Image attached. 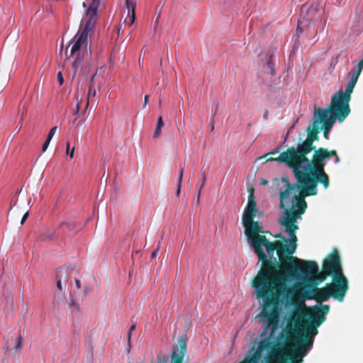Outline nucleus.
Here are the masks:
<instances>
[{
	"instance_id": "1",
	"label": "nucleus",
	"mask_w": 363,
	"mask_h": 363,
	"mask_svg": "<svg viewBox=\"0 0 363 363\" xmlns=\"http://www.w3.org/2000/svg\"><path fill=\"white\" fill-rule=\"evenodd\" d=\"M306 208L307 205L294 204L281 208L284 211L278 222L289 235V243L284 244L279 240L270 242L266 236H257L252 246L262 262L261 269L251 283L255 289L257 298L263 300L259 315L266 323L264 335L269 329L273 330L277 328L279 321L278 307L282 295L286 305L296 303L294 297L295 289H289L286 284L288 279L318 273V266L315 261L303 260L292 256L298 246L296 231L299 227L297 220L301 218Z\"/></svg>"
},
{
	"instance_id": "2",
	"label": "nucleus",
	"mask_w": 363,
	"mask_h": 363,
	"mask_svg": "<svg viewBox=\"0 0 363 363\" xmlns=\"http://www.w3.org/2000/svg\"><path fill=\"white\" fill-rule=\"evenodd\" d=\"M272 161L284 163L287 167L292 169L296 180V183L291 184L287 178L283 177L281 179L285 189H281L279 191V208L289 207L291 204L307 205L305 201L306 196H304L306 188L305 167H303L296 154L294 147H289L277 157H271L267 160V162Z\"/></svg>"
},
{
	"instance_id": "3",
	"label": "nucleus",
	"mask_w": 363,
	"mask_h": 363,
	"mask_svg": "<svg viewBox=\"0 0 363 363\" xmlns=\"http://www.w3.org/2000/svg\"><path fill=\"white\" fill-rule=\"evenodd\" d=\"M332 157H335V164L340 163V158L335 150H328L327 148L319 147L314 151L310 163L305 167L306 197L318 194V184H322L325 189L328 188L330 179L325 171V166L327 160Z\"/></svg>"
},
{
	"instance_id": "4",
	"label": "nucleus",
	"mask_w": 363,
	"mask_h": 363,
	"mask_svg": "<svg viewBox=\"0 0 363 363\" xmlns=\"http://www.w3.org/2000/svg\"><path fill=\"white\" fill-rule=\"evenodd\" d=\"M278 326L279 325L274 332L269 344L264 350L274 345V347L270 351L282 352V355L286 358L285 363H303V357L313 346V341L312 337L309 336L308 334H299L298 333L294 335H288L286 341L293 343V346L290 352H289L286 350V346L284 343L277 341L278 338L276 337V331Z\"/></svg>"
},
{
	"instance_id": "5",
	"label": "nucleus",
	"mask_w": 363,
	"mask_h": 363,
	"mask_svg": "<svg viewBox=\"0 0 363 363\" xmlns=\"http://www.w3.org/2000/svg\"><path fill=\"white\" fill-rule=\"evenodd\" d=\"M329 310L330 306L323 304L304 310L298 309L290 317L289 323H293L297 329L305 331V334H308L313 340L318 333L317 328L325 320ZM297 333L304 334L298 331Z\"/></svg>"
},
{
	"instance_id": "6",
	"label": "nucleus",
	"mask_w": 363,
	"mask_h": 363,
	"mask_svg": "<svg viewBox=\"0 0 363 363\" xmlns=\"http://www.w3.org/2000/svg\"><path fill=\"white\" fill-rule=\"evenodd\" d=\"M324 13V9L320 1H315L308 6L303 4L301 9V14L298 21L296 28L297 38H299V33L305 31L308 38H314L318 30L315 23L320 21Z\"/></svg>"
},
{
	"instance_id": "7",
	"label": "nucleus",
	"mask_w": 363,
	"mask_h": 363,
	"mask_svg": "<svg viewBox=\"0 0 363 363\" xmlns=\"http://www.w3.org/2000/svg\"><path fill=\"white\" fill-rule=\"evenodd\" d=\"M320 130V121H317L316 118L314 117L312 125L307 128L306 131L308 135L306 139L302 143L298 144L296 147H294L295 152L303 167H305L306 165H308L310 163L311 159H308L307 155L311 151L314 152L317 150L313 143L318 140Z\"/></svg>"
},
{
	"instance_id": "8",
	"label": "nucleus",
	"mask_w": 363,
	"mask_h": 363,
	"mask_svg": "<svg viewBox=\"0 0 363 363\" xmlns=\"http://www.w3.org/2000/svg\"><path fill=\"white\" fill-rule=\"evenodd\" d=\"M347 117L345 114L342 116L341 112L330 108L329 106L325 109L318 108L315 111V118L320 121V124L322 123L320 128L323 130V136L326 140L328 139L329 133L335 121L337 120L342 123Z\"/></svg>"
},
{
	"instance_id": "9",
	"label": "nucleus",
	"mask_w": 363,
	"mask_h": 363,
	"mask_svg": "<svg viewBox=\"0 0 363 363\" xmlns=\"http://www.w3.org/2000/svg\"><path fill=\"white\" fill-rule=\"evenodd\" d=\"M293 289H295V295L294 297L296 301V304H293L294 306L301 304L305 306L304 301L306 299H313L316 301L318 303H321L322 302L327 301L330 297H332L331 293L327 285H325L323 288H318L316 286H313L311 289L306 290L304 295L301 296V297L297 296L298 289L295 287H294ZM281 297L283 301H284L285 302L286 306H291V304L286 305V301L284 298V295H282Z\"/></svg>"
},
{
	"instance_id": "10",
	"label": "nucleus",
	"mask_w": 363,
	"mask_h": 363,
	"mask_svg": "<svg viewBox=\"0 0 363 363\" xmlns=\"http://www.w3.org/2000/svg\"><path fill=\"white\" fill-rule=\"evenodd\" d=\"M323 272L325 276L319 274L318 273L309 275L308 277L303 276L305 278L311 277L312 276L318 275V281L322 282L324 281L325 276H335V274H343L341 267L340 257L338 252L335 250L333 252L329 254L323 262Z\"/></svg>"
},
{
	"instance_id": "11",
	"label": "nucleus",
	"mask_w": 363,
	"mask_h": 363,
	"mask_svg": "<svg viewBox=\"0 0 363 363\" xmlns=\"http://www.w3.org/2000/svg\"><path fill=\"white\" fill-rule=\"evenodd\" d=\"M353 89L347 86L345 91L342 89L339 90L335 94L331 99V101L329 104L330 108H334L337 111L341 112L343 114L348 116L350 113V101L351 100V94Z\"/></svg>"
},
{
	"instance_id": "12",
	"label": "nucleus",
	"mask_w": 363,
	"mask_h": 363,
	"mask_svg": "<svg viewBox=\"0 0 363 363\" xmlns=\"http://www.w3.org/2000/svg\"><path fill=\"white\" fill-rule=\"evenodd\" d=\"M333 281L327 284L332 297L338 301H342L348 290V281L343 274L333 276Z\"/></svg>"
},
{
	"instance_id": "13",
	"label": "nucleus",
	"mask_w": 363,
	"mask_h": 363,
	"mask_svg": "<svg viewBox=\"0 0 363 363\" xmlns=\"http://www.w3.org/2000/svg\"><path fill=\"white\" fill-rule=\"evenodd\" d=\"M92 30V25L91 22H87L85 23L84 28L80 30L77 35L74 36L73 40L74 41L71 50L70 54L68 56L67 55L66 58L69 57L73 55L77 52L79 51V50L84 46H86L87 44V38L89 33Z\"/></svg>"
},
{
	"instance_id": "14",
	"label": "nucleus",
	"mask_w": 363,
	"mask_h": 363,
	"mask_svg": "<svg viewBox=\"0 0 363 363\" xmlns=\"http://www.w3.org/2000/svg\"><path fill=\"white\" fill-rule=\"evenodd\" d=\"M245 230V234L252 246L255 244L257 236H263L259 233H263L262 224L258 221H252L243 225Z\"/></svg>"
},
{
	"instance_id": "15",
	"label": "nucleus",
	"mask_w": 363,
	"mask_h": 363,
	"mask_svg": "<svg viewBox=\"0 0 363 363\" xmlns=\"http://www.w3.org/2000/svg\"><path fill=\"white\" fill-rule=\"evenodd\" d=\"M125 6L127 9V16L124 19L123 23L125 26L130 27L135 21V0H125Z\"/></svg>"
},
{
	"instance_id": "16",
	"label": "nucleus",
	"mask_w": 363,
	"mask_h": 363,
	"mask_svg": "<svg viewBox=\"0 0 363 363\" xmlns=\"http://www.w3.org/2000/svg\"><path fill=\"white\" fill-rule=\"evenodd\" d=\"M186 350V342L184 338L179 340L177 347V352H174L172 356V363H182Z\"/></svg>"
},
{
	"instance_id": "17",
	"label": "nucleus",
	"mask_w": 363,
	"mask_h": 363,
	"mask_svg": "<svg viewBox=\"0 0 363 363\" xmlns=\"http://www.w3.org/2000/svg\"><path fill=\"white\" fill-rule=\"evenodd\" d=\"M282 352L268 351L267 356V363H285V357Z\"/></svg>"
},
{
	"instance_id": "18",
	"label": "nucleus",
	"mask_w": 363,
	"mask_h": 363,
	"mask_svg": "<svg viewBox=\"0 0 363 363\" xmlns=\"http://www.w3.org/2000/svg\"><path fill=\"white\" fill-rule=\"evenodd\" d=\"M99 4V0H92L91 4H90L89 9L86 11V17H89L88 21L86 22H91L92 27L94 26L93 23L91 22L92 19L96 16L97 9Z\"/></svg>"
},
{
	"instance_id": "19",
	"label": "nucleus",
	"mask_w": 363,
	"mask_h": 363,
	"mask_svg": "<svg viewBox=\"0 0 363 363\" xmlns=\"http://www.w3.org/2000/svg\"><path fill=\"white\" fill-rule=\"evenodd\" d=\"M256 206L257 203L255 199L254 189L252 187L250 189V194L248 196V203L246 209L257 212V209L256 208Z\"/></svg>"
},
{
	"instance_id": "20",
	"label": "nucleus",
	"mask_w": 363,
	"mask_h": 363,
	"mask_svg": "<svg viewBox=\"0 0 363 363\" xmlns=\"http://www.w3.org/2000/svg\"><path fill=\"white\" fill-rule=\"evenodd\" d=\"M255 213L256 211L245 209L242 216V224H247V223L254 221Z\"/></svg>"
},
{
	"instance_id": "21",
	"label": "nucleus",
	"mask_w": 363,
	"mask_h": 363,
	"mask_svg": "<svg viewBox=\"0 0 363 363\" xmlns=\"http://www.w3.org/2000/svg\"><path fill=\"white\" fill-rule=\"evenodd\" d=\"M11 342H13V347L15 351H18L23 347V338L20 333H18L15 337H11Z\"/></svg>"
},
{
	"instance_id": "22",
	"label": "nucleus",
	"mask_w": 363,
	"mask_h": 363,
	"mask_svg": "<svg viewBox=\"0 0 363 363\" xmlns=\"http://www.w3.org/2000/svg\"><path fill=\"white\" fill-rule=\"evenodd\" d=\"M96 93V89L93 88V85L89 84V91H88V95H87V101H86L85 109H86L88 108L91 100L95 97Z\"/></svg>"
},
{
	"instance_id": "23",
	"label": "nucleus",
	"mask_w": 363,
	"mask_h": 363,
	"mask_svg": "<svg viewBox=\"0 0 363 363\" xmlns=\"http://www.w3.org/2000/svg\"><path fill=\"white\" fill-rule=\"evenodd\" d=\"M63 226H65L69 231L74 230L75 229V223L72 220L62 222L60 224V227L62 228Z\"/></svg>"
},
{
	"instance_id": "24",
	"label": "nucleus",
	"mask_w": 363,
	"mask_h": 363,
	"mask_svg": "<svg viewBox=\"0 0 363 363\" xmlns=\"http://www.w3.org/2000/svg\"><path fill=\"white\" fill-rule=\"evenodd\" d=\"M184 168H181L179 171V176L177 181V196H179L181 192V186L183 179V174H184Z\"/></svg>"
},
{
	"instance_id": "25",
	"label": "nucleus",
	"mask_w": 363,
	"mask_h": 363,
	"mask_svg": "<svg viewBox=\"0 0 363 363\" xmlns=\"http://www.w3.org/2000/svg\"><path fill=\"white\" fill-rule=\"evenodd\" d=\"M363 69V58L359 62L357 68L354 71H352L351 73L356 77H359L362 70Z\"/></svg>"
},
{
	"instance_id": "26",
	"label": "nucleus",
	"mask_w": 363,
	"mask_h": 363,
	"mask_svg": "<svg viewBox=\"0 0 363 363\" xmlns=\"http://www.w3.org/2000/svg\"><path fill=\"white\" fill-rule=\"evenodd\" d=\"M358 78L359 77H356V75H354L353 74H352V77H351V79L350 81V82L347 84V86L348 87H350L352 88V89H354V86L358 80Z\"/></svg>"
},
{
	"instance_id": "27",
	"label": "nucleus",
	"mask_w": 363,
	"mask_h": 363,
	"mask_svg": "<svg viewBox=\"0 0 363 363\" xmlns=\"http://www.w3.org/2000/svg\"><path fill=\"white\" fill-rule=\"evenodd\" d=\"M206 174L205 172H203L202 174V178L201 179V183H200V187L199 189V191H198V198L199 199V196H200V194H201V189L203 187V186L205 185L206 184Z\"/></svg>"
},
{
	"instance_id": "28",
	"label": "nucleus",
	"mask_w": 363,
	"mask_h": 363,
	"mask_svg": "<svg viewBox=\"0 0 363 363\" xmlns=\"http://www.w3.org/2000/svg\"><path fill=\"white\" fill-rule=\"evenodd\" d=\"M62 271V269L60 268L57 270L56 272V278L57 279V288L59 289V290H62V281H61V277H60V272Z\"/></svg>"
},
{
	"instance_id": "29",
	"label": "nucleus",
	"mask_w": 363,
	"mask_h": 363,
	"mask_svg": "<svg viewBox=\"0 0 363 363\" xmlns=\"http://www.w3.org/2000/svg\"><path fill=\"white\" fill-rule=\"evenodd\" d=\"M69 306L70 308H72L74 310H75L77 312L79 311V305L76 302L75 300L72 299L70 301V303L69 304Z\"/></svg>"
},
{
	"instance_id": "30",
	"label": "nucleus",
	"mask_w": 363,
	"mask_h": 363,
	"mask_svg": "<svg viewBox=\"0 0 363 363\" xmlns=\"http://www.w3.org/2000/svg\"><path fill=\"white\" fill-rule=\"evenodd\" d=\"M274 238H279V241H282L284 244H288L289 242V238H286L285 236H284L281 233H278L274 235Z\"/></svg>"
},
{
	"instance_id": "31",
	"label": "nucleus",
	"mask_w": 363,
	"mask_h": 363,
	"mask_svg": "<svg viewBox=\"0 0 363 363\" xmlns=\"http://www.w3.org/2000/svg\"><path fill=\"white\" fill-rule=\"evenodd\" d=\"M57 129V126H55L53 128H52L48 135V137H47V139L48 140H52V137L54 136V135L56 133V130Z\"/></svg>"
},
{
	"instance_id": "32",
	"label": "nucleus",
	"mask_w": 363,
	"mask_h": 363,
	"mask_svg": "<svg viewBox=\"0 0 363 363\" xmlns=\"http://www.w3.org/2000/svg\"><path fill=\"white\" fill-rule=\"evenodd\" d=\"M162 128L156 126L155 132L153 133V138H157L161 134Z\"/></svg>"
},
{
	"instance_id": "33",
	"label": "nucleus",
	"mask_w": 363,
	"mask_h": 363,
	"mask_svg": "<svg viewBox=\"0 0 363 363\" xmlns=\"http://www.w3.org/2000/svg\"><path fill=\"white\" fill-rule=\"evenodd\" d=\"M135 327H136V325L135 324H133L130 327V328L128 329V341H130V337H131V333L135 329Z\"/></svg>"
},
{
	"instance_id": "34",
	"label": "nucleus",
	"mask_w": 363,
	"mask_h": 363,
	"mask_svg": "<svg viewBox=\"0 0 363 363\" xmlns=\"http://www.w3.org/2000/svg\"><path fill=\"white\" fill-rule=\"evenodd\" d=\"M273 63L272 62V56L270 57V60L267 62V67H269V69H270L271 70V74L273 75L274 74V68H273Z\"/></svg>"
},
{
	"instance_id": "35",
	"label": "nucleus",
	"mask_w": 363,
	"mask_h": 363,
	"mask_svg": "<svg viewBox=\"0 0 363 363\" xmlns=\"http://www.w3.org/2000/svg\"><path fill=\"white\" fill-rule=\"evenodd\" d=\"M50 143V140L46 139V140L45 141V143H43V147H42L43 152H45L46 151V150L48 147V145H49Z\"/></svg>"
},
{
	"instance_id": "36",
	"label": "nucleus",
	"mask_w": 363,
	"mask_h": 363,
	"mask_svg": "<svg viewBox=\"0 0 363 363\" xmlns=\"http://www.w3.org/2000/svg\"><path fill=\"white\" fill-rule=\"evenodd\" d=\"M57 80H58L60 84L62 85L64 82V79H63L62 74L61 72H59L57 73Z\"/></svg>"
},
{
	"instance_id": "37",
	"label": "nucleus",
	"mask_w": 363,
	"mask_h": 363,
	"mask_svg": "<svg viewBox=\"0 0 363 363\" xmlns=\"http://www.w3.org/2000/svg\"><path fill=\"white\" fill-rule=\"evenodd\" d=\"M156 126L160 127V128H162L164 126V122H163L162 116H160L158 118Z\"/></svg>"
},
{
	"instance_id": "38",
	"label": "nucleus",
	"mask_w": 363,
	"mask_h": 363,
	"mask_svg": "<svg viewBox=\"0 0 363 363\" xmlns=\"http://www.w3.org/2000/svg\"><path fill=\"white\" fill-rule=\"evenodd\" d=\"M81 62L79 57H77L72 63L73 67L77 68L81 64Z\"/></svg>"
},
{
	"instance_id": "39",
	"label": "nucleus",
	"mask_w": 363,
	"mask_h": 363,
	"mask_svg": "<svg viewBox=\"0 0 363 363\" xmlns=\"http://www.w3.org/2000/svg\"><path fill=\"white\" fill-rule=\"evenodd\" d=\"M79 108H80V101H78L77 104L76 108H75V110L74 111V115L78 114V113L79 111Z\"/></svg>"
},
{
	"instance_id": "40",
	"label": "nucleus",
	"mask_w": 363,
	"mask_h": 363,
	"mask_svg": "<svg viewBox=\"0 0 363 363\" xmlns=\"http://www.w3.org/2000/svg\"><path fill=\"white\" fill-rule=\"evenodd\" d=\"M29 213H28V211H27L22 217V219H21V224H23V223L26 221V220L27 219Z\"/></svg>"
},
{
	"instance_id": "41",
	"label": "nucleus",
	"mask_w": 363,
	"mask_h": 363,
	"mask_svg": "<svg viewBox=\"0 0 363 363\" xmlns=\"http://www.w3.org/2000/svg\"><path fill=\"white\" fill-rule=\"evenodd\" d=\"M279 151H280L279 148L277 147V148L274 149L272 152L265 155L264 157H267L268 155H275V154L278 153Z\"/></svg>"
},
{
	"instance_id": "42",
	"label": "nucleus",
	"mask_w": 363,
	"mask_h": 363,
	"mask_svg": "<svg viewBox=\"0 0 363 363\" xmlns=\"http://www.w3.org/2000/svg\"><path fill=\"white\" fill-rule=\"evenodd\" d=\"M75 284H76V286L77 289H80L81 288V281L79 279H75Z\"/></svg>"
},
{
	"instance_id": "43",
	"label": "nucleus",
	"mask_w": 363,
	"mask_h": 363,
	"mask_svg": "<svg viewBox=\"0 0 363 363\" xmlns=\"http://www.w3.org/2000/svg\"><path fill=\"white\" fill-rule=\"evenodd\" d=\"M9 341H7L6 342V346L5 347V353L6 354H8L9 352H10V349H9Z\"/></svg>"
},
{
	"instance_id": "44",
	"label": "nucleus",
	"mask_w": 363,
	"mask_h": 363,
	"mask_svg": "<svg viewBox=\"0 0 363 363\" xmlns=\"http://www.w3.org/2000/svg\"><path fill=\"white\" fill-rule=\"evenodd\" d=\"M67 154L69 155L70 158H73L74 155V147H73L70 152L69 151Z\"/></svg>"
},
{
	"instance_id": "45",
	"label": "nucleus",
	"mask_w": 363,
	"mask_h": 363,
	"mask_svg": "<svg viewBox=\"0 0 363 363\" xmlns=\"http://www.w3.org/2000/svg\"><path fill=\"white\" fill-rule=\"evenodd\" d=\"M158 251H159V249H158V248H157L156 250H155L152 252V254H151V257H152V258L155 257L157 256V255Z\"/></svg>"
},
{
	"instance_id": "46",
	"label": "nucleus",
	"mask_w": 363,
	"mask_h": 363,
	"mask_svg": "<svg viewBox=\"0 0 363 363\" xmlns=\"http://www.w3.org/2000/svg\"><path fill=\"white\" fill-rule=\"evenodd\" d=\"M149 96L148 95H145L144 98V105L146 106L148 104Z\"/></svg>"
},
{
	"instance_id": "47",
	"label": "nucleus",
	"mask_w": 363,
	"mask_h": 363,
	"mask_svg": "<svg viewBox=\"0 0 363 363\" xmlns=\"http://www.w3.org/2000/svg\"><path fill=\"white\" fill-rule=\"evenodd\" d=\"M263 117L264 119L267 118V117H268V111L267 110L264 112Z\"/></svg>"
},
{
	"instance_id": "48",
	"label": "nucleus",
	"mask_w": 363,
	"mask_h": 363,
	"mask_svg": "<svg viewBox=\"0 0 363 363\" xmlns=\"http://www.w3.org/2000/svg\"><path fill=\"white\" fill-rule=\"evenodd\" d=\"M53 238H54V235H49L48 237L44 238L43 239L51 240V239H53Z\"/></svg>"
},
{
	"instance_id": "49",
	"label": "nucleus",
	"mask_w": 363,
	"mask_h": 363,
	"mask_svg": "<svg viewBox=\"0 0 363 363\" xmlns=\"http://www.w3.org/2000/svg\"><path fill=\"white\" fill-rule=\"evenodd\" d=\"M95 77H96V74H94V75H92V77H91V82H90V84H92V82L94 81Z\"/></svg>"
},
{
	"instance_id": "50",
	"label": "nucleus",
	"mask_w": 363,
	"mask_h": 363,
	"mask_svg": "<svg viewBox=\"0 0 363 363\" xmlns=\"http://www.w3.org/2000/svg\"><path fill=\"white\" fill-rule=\"evenodd\" d=\"M69 145H69V142H67V153H68V152H69Z\"/></svg>"
},
{
	"instance_id": "51",
	"label": "nucleus",
	"mask_w": 363,
	"mask_h": 363,
	"mask_svg": "<svg viewBox=\"0 0 363 363\" xmlns=\"http://www.w3.org/2000/svg\"><path fill=\"white\" fill-rule=\"evenodd\" d=\"M267 183V181H266V180H264L263 182H262V184H265Z\"/></svg>"
}]
</instances>
